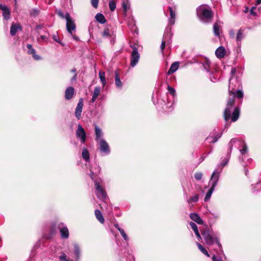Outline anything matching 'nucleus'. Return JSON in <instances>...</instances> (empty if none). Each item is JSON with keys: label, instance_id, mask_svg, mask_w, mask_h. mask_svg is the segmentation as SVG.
<instances>
[{"label": "nucleus", "instance_id": "f257e3e1", "mask_svg": "<svg viewBox=\"0 0 261 261\" xmlns=\"http://www.w3.org/2000/svg\"><path fill=\"white\" fill-rule=\"evenodd\" d=\"M234 80L236 84L234 87H239L240 85V82L239 79H233L232 78L230 81V84H229L228 92L230 96H232V97L229 98L226 105V108L224 111V117L225 121H227L231 117V112L232 110L234 102V97L242 99L244 96L243 93L241 90H234V88L231 86L233 84V81Z\"/></svg>", "mask_w": 261, "mask_h": 261}, {"label": "nucleus", "instance_id": "f03ea898", "mask_svg": "<svg viewBox=\"0 0 261 261\" xmlns=\"http://www.w3.org/2000/svg\"><path fill=\"white\" fill-rule=\"evenodd\" d=\"M197 15L200 20L203 23L211 22L213 18V12L207 5H201L197 8Z\"/></svg>", "mask_w": 261, "mask_h": 261}, {"label": "nucleus", "instance_id": "7ed1b4c3", "mask_svg": "<svg viewBox=\"0 0 261 261\" xmlns=\"http://www.w3.org/2000/svg\"><path fill=\"white\" fill-rule=\"evenodd\" d=\"M201 234L204 240L205 243L207 245H212L215 244L217 247L221 250V245L219 242L218 237L207 228H205L202 232Z\"/></svg>", "mask_w": 261, "mask_h": 261}, {"label": "nucleus", "instance_id": "20e7f679", "mask_svg": "<svg viewBox=\"0 0 261 261\" xmlns=\"http://www.w3.org/2000/svg\"><path fill=\"white\" fill-rule=\"evenodd\" d=\"M233 145H234L236 147H239L238 145H242L243 146L242 149H240V152L242 154H245L247 152V147L245 143L243 141L239 140L237 139L234 138L232 139L228 144V148L229 150L228 154L230 153Z\"/></svg>", "mask_w": 261, "mask_h": 261}, {"label": "nucleus", "instance_id": "39448f33", "mask_svg": "<svg viewBox=\"0 0 261 261\" xmlns=\"http://www.w3.org/2000/svg\"><path fill=\"white\" fill-rule=\"evenodd\" d=\"M94 185L96 188L95 194L98 198L101 200L107 199V195L105 190L102 188L98 180H94Z\"/></svg>", "mask_w": 261, "mask_h": 261}, {"label": "nucleus", "instance_id": "423d86ee", "mask_svg": "<svg viewBox=\"0 0 261 261\" xmlns=\"http://www.w3.org/2000/svg\"><path fill=\"white\" fill-rule=\"evenodd\" d=\"M133 51L131 53L130 65L132 67H134L138 63L140 59V54L138 53V48L135 46H131Z\"/></svg>", "mask_w": 261, "mask_h": 261}, {"label": "nucleus", "instance_id": "0eeeda50", "mask_svg": "<svg viewBox=\"0 0 261 261\" xmlns=\"http://www.w3.org/2000/svg\"><path fill=\"white\" fill-rule=\"evenodd\" d=\"M65 19L66 20L67 30L71 35H73L72 31L75 29V24L68 13L65 14Z\"/></svg>", "mask_w": 261, "mask_h": 261}, {"label": "nucleus", "instance_id": "6e6552de", "mask_svg": "<svg viewBox=\"0 0 261 261\" xmlns=\"http://www.w3.org/2000/svg\"><path fill=\"white\" fill-rule=\"evenodd\" d=\"M76 137L80 138L82 143H85L86 139V134L85 130L81 124H78L76 131Z\"/></svg>", "mask_w": 261, "mask_h": 261}, {"label": "nucleus", "instance_id": "1a4fd4ad", "mask_svg": "<svg viewBox=\"0 0 261 261\" xmlns=\"http://www.w3.org/2000/svg\"><path fill=\"white\" fill-rule=\"evenodd\" d=\"M172 36V34L170 32V31H166L163 36V40L161 45V49L163 53V50L165 47L166 43H171V38Z\"/></svg>", "mask_w": 261, "mask_h": 261}, {"label": "nucleus", "instance_id": "9d476101", "mask_svg": "<svg viewBox=\"0 0 261 261\" xmlns=\"http://www.w3.org/2000/svg\"><path fill=\"white\" fill-rule=\"evenodd\" d=\"M99 146L100 150L101 152L108 154L110 153V150L109 146L107 142L104 139H101L99 141H97Z\"/></svg>", "mask_w": 261, "mask_h": 261}, {"label": "nucleus", "instance_id": "9b49d317", "mask_svg": "<svg viewBox=\"0 0 261 261\" xmlns=\"http://www.w3.org/2000/svg\"><path fill=\"white\" fill-rule=\"evenodd\" d=\"M83 99L82 98H80L77 105L75 110V116L78 119L81 118V114L83 111Z\"/></svg>", "mask_w": 261, "mask_h": 261}, {"label": "nucleus", "instance_id": "f8f14e48", "mask_svg": "<svg viewBox=\"0 0 261 261\" xmlns=\"http://www.w3.org/2000/svg\"><path fill=\"white\" fill-rule=\"evenodd\" d=\"M219 172H217V171H214L213 172L210 181V184L212 187L215 188L217 185V182L219 178Z\"/></svg>", "mask_w": 261, "mask_h": 261}, {"label": "nucleus", "instance_id": "ddd939ff", "mask_svg": "<svg viewBox=\"0 0 261 261\" xmlns=\"http://www.w3.org/2000/svg\"><path fill=\"white\" fill-rule=\"evenodd\" d=\"M58 228L60 230L61 237L63 239H67L69 237V231L67 227L64 226L63 223H59Z\"/></svg>", "mask_w": 261, "mask_h": 261}, {"label": "nucleus", "instance_id": "4468645a", "mask_svg": "<svg viewBox=\"0 0 261 261\" xmlns=\"http://www.w3.org/2000/svg\"><path fill=\"white\" fill-rule=\"evenodd\" d=\"M27 48L28 49V54H30V55H32L33 58L35 60H39L41 59V57L39 55L36 54V51L33 48L32 45L28 44L27 45Z\"/></svg>", "mask_w": 261, "mask_h": 261}, {"label": "nucleus", "instance_id": "2eb2a0df", "mask_svg": "<svg viewBox=\"0 0 261 261\" xmlns=\"http://www.w3.org/2000/svg\"><path fill=\"white\" fill-rule=\"evenodd\" d=\"M222 136V133H218L216 135L209 136L206 138V140L210 143H214Z\"/></svg>", "mask_w": 261, "mask_h": 261}, {"label": "nucleus", "instance_id": "dca6fc26", "mask_svg": "<svg viewBox=\"0 0 261 261\" xmlns=\"http://www.w3.org/2000/svg\"><path fill=\"white\" fill-rule=\"evenodd\" d=\"M215 54L217 58L221 59L223 58L226 54V50L223 46H219L215 51Z\"/></svg>", "mask_w": 261, "mask_h": 261}, {"label": "nucleus", "instance_id": "f3484780", "mask_svg": "<svg viewBox=\"0 0 261 261\" xmlns=\"http://www.w3.org/2000/svg\"><path fill=\"white\" fill-rule=\"evenodd\" d=\"M74 89L72 87H68L65 92V97L67 100L72 98L74 94Z\"/></svg>", "mask_w": 261, "mask_h": 261}, {"label": "nucleus", "instance_id": "a211bd4d", "mask_svg": "<svg viewBox=\"0 0 261 261\" xmlns=\"http://www.w3.org/2000/svg\"><path fill=\"white\" fill-rule=\"evenodd\" d=\"M21 30V27L19 24L12 23L10 28V34L12 36H14L18 30Z\"/></svg>", "mask_w": 261, "mask_h": 261}, {"label": "nucleus", "instance_id": "6ab92c4d", "mask_svg": "<svg viewBox=\"0 0 261 261\" xmlns=\"http://www.w3.org/2000/svg\"><path fill=\"white\" fill-rule=\"evenodd\" d=\"M190 218L198 224H202L203 221L201 218L196 213H191L190 215Z\"/></svg>", "mask_w": 261, "mask_h": 261}, {"label": "nucleus", "instance_id": "aec40b11", "mask_svg": "<svg viewBox=\"0 0 261 261\" xmlns=\"http://www.w3.org/2000/svg\"><path fill=\"white\" fill-rule=\"evenodd\" d=\"M95 140L96 141H99L101 139H103L101 138L103 135V133L102 132L101 129L96 125H95Z\"/></svg>", "mask_w": 261, "mask_h": 261}, {"label": "nucleus", "instance_id": "412c9836", "mask_svg": "<svg viewBox=\"0 0 261 261\" xmlns=\"http://www.w3.org/2000/svg\"><path fill=\"white\" fill-rule=\"evenodd\" d=\"M73 252L75 255V259L79 260L80 257L81 249L78 244L74 243L73 244Z\"/></svg>", "mask_w": 261, "mask_h": 261}, {"label": "nucleus", "instance_id": "4be33fe9", "mask_svg": "<svg viewBox=\"0 0 261 261\" xmlns=\"http://www.w3.org/2000/svg\"><path fill=\"white\" fill-rule=\"evenodd\" d=\"M168 9L170 12V18L169 19V23L170 25H173L175 22V13L172 7H169Z\"/></svg>", "mask_w": 261, "mask_h": 261}, {"label": "nucleus", "instance_id": "5701e85b", "mask_svg": "<svg viewBox=\"0 0 261 261\" xmlns=\"http://www.w3.org/2000/svg\"><path fill=\"white\" fill-rule=\"evenodd\" d=\"M178 67H179V63L178 62H173L171 65V66L167 72V74L170 75L172 73L175 72L178 69Z\"/></svg>", "mask_w": 261, "mask_h": 261}, {"label": "nucleus", "instance_id": "b1692460", "mask_svg": "<svg viewBox=\"0 0 261 261\" xmlns=\"http://www.w3.org/2000/svg\"><path fill=\"white\" fill-rule=\"evenodd\" d=\"M101 89L99 87H96L94 89V92L92 95V98L91 100V102L93 103L97 98V97L100 93Z\"/></svg>", "mask_w": 261, "mask_h": 261}, {"label": "nucleus", "instance_id": "393cba45", "mask_svg": "<svg viewBox=\"0 0 261 261\" xmlns=\"http://www.w3.org/2000/svg\"><path fill=\"white\" fill-rule=\"evenodd\" d=\"M221 26L217 22H215L213 25V32L216 37H220Z\"/></svg>", "mask_w": 261, "mask_h": 261}, {"label": "nucleus", "instance_id": "a878e982", "mask_svg": "<svg viewBox=\"0 0 261 261\" xmlns=\"http://www.w3.org/2000/svg\"><path fill=\"white\" fill-rule=\"evenodd\" d=\"M240 115V109L239 108L237 107L234 108V111L232 113V115L231 116V121L232 122L236 121L239 117Z\"/></svg>", "mask_w": 261, "mask_h": 261}, {"label": "nucleus", "instance_id": "bb28decb", "mask_svg": "<svg viewBox=\"0 0 261 261\" xmlns=\"http://www.w3.org/2000/svg\"><path fill=\"white\" fill-rule=\"evenodd\" d=\"M96 20L101 24H104L106 22V19L101 13H98L95 16Z\"/></svg>", "mask_w": 261, "mask_h": 261}, {"label": "nucleus", "instance_id": "cd10ccee", "mask_svg": "<svg viewBox=\"0 0 261 261\" xmlns=\"http://www.w3.org/2000/svg\"><path fill=\"white\" fill-rule=\"evenodd\" d=\"M95 215L96 219L100 222L101 223H103L105 222V219L103 217V216L101 213V212L98 210H96L95 211Z\"/></svg>", "mask_w": 261, "mask_h": 261}, {"label": "nucleus", "instance_id": "c85d7f7f", "mask_svg": "<svg viewBox=\"0 0 261 261\" xmlns=\"http://www.w3.org/2000/svg\"><path fill=\"white\" fill-rule=\"evenodd\" d=\"M244 38V30L240 29L237 32V36L236 38V41L238 42H241Z\"/></svg>", "mask_w": 261, "mask_h": 261}, {"label": "nucleus", "instance_id": "c756f323", "mask_svg": "<svg viewBox=\"0 0 261 261\" xmlns=\"http://www.w3.org/2000/svg\"><path fill=\"white\" fill-rule=\"evenodd\" d=\"M115 82L116 86L117 88H121L122 85V83L120 81L118 73L116 72L115 74Z\"/></svg>", "mask_w": 261, "mask_h": 261}, {"label": "nucleus", "instance_id": "7c9ffc66", "mask_svg": "<svg viewBox=\"0 0 261 261\" xmlns=\"http://www.w3.org/2000/svg\"><path fill=\"white\" fill-rule=\"evenodd\" d=\"M82 157L86 162H89L90 160L89 153L87 149L86 148H84L83 149Z\"/></svg>", "mask_w": 261, "mask_h": 261}, {"label": "nucleus", "instance_id": "2f4dec72", "mask_svg": "<svg viewBox=\"0 0 261 261\" xmlns=\"http://www.w3.org/2000/svg\"><path fill=\"white\" fill-rule=\"evenodd\" d=\"M99 77L100 79V80L101 82L102 83V86L105 87L106 85V80L105 77V73L103 71H99Z\"/></svg>", "mask_w": 261, "mask_h": 261}, {"label": "nucleus", "instance_id": "473e14b6", "mask_svg": "<svg viewBox=\"0 0 261 261\" xmlns=\"http://www.w3.org/2000/svg\"><path fill=\"white\" fill-rule=\"evenodd\" d=\"M10 10L8 7H6L3 10V16L5 19H8L10 18Z\"/></svg>", "mask_w": 261, "mask_h": 261}, {"label": "nucleus", "instance_id": "72a5a7b5", "mask_svg": "<svg viewBox=\"0 0 261 261\" xmlns=\"http://www.w3.org/2000/svg\"><path fill=\"white\" fill-rule=\"evenodd\" d=\"M197 246L198 248V249L205 255H206L207 257H210V255H209L208 253L207 252V250L205 249V248H204L202 245H201L199 243H196Z\"/></svg>", "mask_w": 261, "mask_h": 261}, {"label": "nucleus", "instance_id": "f704fd0d", "mask_svg": "<svg viewBox=\"0 0 261 261\" xmlns=\"http://www.w3.org/2000/svg\"><path fill=\"white\" fill-rule=\"evenodd\" d=\"M215 188H213V187H211L210 189H209V190L208 191V192H207L206 195H205V197L204 198V201H206L207 200H208L211 197V195L214 190Z\"/></svg>", "mask_w": 261, "mask_h": 261}, {"label": "nucleus", "instance_id": "c9c22d12", "mask_svg": "<svg viewBox=\"0 0 261 261\" xmlns=\"http://www.w3.org/2000/svg\"><path fill=\"white\" fill-rule=\"evenodd\" d=\"M199 199V195L195 194L194 196H192L188 200V202H196L198 201Z\"/></svg>", "mask_w": 261, "mask_h": 261}, {"label": "nucleus", "instance_id": "e433bc0d", "mask_svg": "<svg viewBox=\"0 0 261 261\" xmlns=\"http://www.w3.org/2000/svg\"><path fill=\"white\" fill-rule=\"evenodd\" d=\"M40 13V11L37 8H34L30 11V14L32 16L36 17Z\"/></svg>", "mask_w": 261, "mask_h": 261}, {"label": "nucleus", "instance_id": "4c0bfd02", "mask_svg": "<svg viewBox=\"0 0 261 261\" xmlns=\"http://www.w3.org/2000/svg\"><path fill=\"white\" fill-rule=\"evenodd\" d=\"M109 6L111 11H114L116 7V4L114 1H111L109 2Z\"/></svg>", "mask_w": 261, "mask_h": 261}, {"label": "nucleus", "instance_id": "58836bf2", "mask_svg": "<svg viewBox=\"0 0 261 261\" xmlns=\"http://www.w3.org/2000/svg\"><path fill=\"white\" fill-rule=\"evenodd\" d=\"M122 8L125 13L126 12L127 10L129 8V5L127 1L123 2Z\"/></svg>", "mask_w": 261, "mask_h": 261}, {"label": "nucleus", "instance_id": "ea45409f", "mask_svg": "<svg viewBox=\"0 0 261 261\" xmlns=\"http://www.w3.org/2000/svg\"><path fill=\"white\" fill-rule=\"evenodd\" d=\"M128 26L131 29L132 31L136 30V26L133 20H132L128 23Z\"/></svg>", "mask_w": 261, "mask_h": 261}, {"label": "nucleus", "instance_id": "a19ab883", "mask_svg": "<svg viewBox=\"0 0 261 261\" xmlns=\"http://www.w3.org/2000/svg\"><path fill=\"white\" fill-rule=\"evenodd\" d=\"M118 230L120 232V233H121V234L122 237H123V238L124 239V240L126 241H127L128 240V238L127 237V234L124 232V230L122 228H118Z\"/></svg>", "mask_w": 261, "mask_h": 261}, {"label": "nucleus", "instance_id": "79ce46f5", "mask_svg": "<svg viewBox=\"0 0 261 261\" xmlns=\"http://www.w3.org/2000/svg\"><path fill=\"white\" fill-rule=\"evenodd\" d=\"M210 62L208 60H206L203 64V68L207 72L210 71Z\"/></svg>", "mask_w": 261, "mask_h": 261}, {"label": "nucleus", "instance_id": "37998d69", "mask_svg": "<svg viewBox=\"0 0 261 261\" xmlns=\"http://www.w3.org/2000/svg\"><path fill=\"white\" fill-rule=\"evenodd\" d=\"M102 36L103 37H110V30L108 28H106L102 33Z\"/></svg>", "mask_w": 261, "mask_h": 261}, {"label": "nucleus", "instance_id": "c03bdc74", "mask_svg": "<svg viewBox=\"0 0 261 261\" xmlns=\"http://www.w3.org/2000/svg\"><path fill=\"white\" fill-rule=\"evenodd\" d=\"M167 89H168L169 93L171 95H172L173 96H174L175 95L176 91H175V90L173 88L170 87V86H168Z\"/></svg>", "mask_w": 261, "mask_h": 261}, {"label": "nucleus", "instance_id": "a18cd8bd", "mask_svg": "<svg viewBox=\"0 0 261 261\" xmlns=\"http://www.w3.org/2000/svg\"><path fill=\"white\" fill-rule=\"evenodd\" d=\"M190 226L191 227L192 229L193 230V231L195 232L198 231V228L197 225L195 223H194L193 222H190L189 223Z\"/></svg>", "mask_w": 261, "mask_h": 261}, {"label": "nucleus", "instance_id": "49530a36", "mask_svg": "<svg viewBox=\"0 0 261 261\" xmlns=\"http://www.w3.org/2000/svg\"><path fill=\"white\" fill-rule=\"evenodd\" d=\"M99 0H91V4L92 6L96 9L98 7Z\"/></svg>", "mask_w": 261, "mask_h": 261}, {"label": "nucleus", "instance_id": "de8ad7c7", "mask_svg": "<svg viewBox=\"0 0 261 261\" xmlns=\"http://www.w3.org/2000/svg\"><path fill=\"white\" fill-rule=\"evenodd\" d=\"M194 176L195 179L197 180H199L202 178L203 174L201 172H196L195 173Z\"/></svg>", "mask_w": 261, "mask_h": 261}, {"label": "nucleus", "instance_id": "09e8293b", "mask_svg": "<svg viewBox=\"0 0 261 261\" xmlns=\"http://www.w3.org/2000/svg\"><path fill=\"white\" fill-rule=\"evenodd\" d=\"M236 72V68H232L231 69V72H230V74H231V77H230V79H229V81L231 80V79L232 78H233V79H238V78H237V77H236L234 76V74H235Z\"/></svg>", "mask_w": 261, "mask_h": 261}, {"label": "nucleus", "instance_id": "8fccbe9b", "mask_svg": "<svg viewBox=\"0 0 261 261\" xmlns=\"http://www.w3.org/2000/svg\"><path fill=\"white\" fill-rule=\"evenodd\" d=\"M52 38L55 41L62 44V43L61 42L60 39L58 37V35L57 34L53 35Z\"/></svg>", "mask_w": 261, "mask_h": 261}, {"label": "nucleus", "instance_id": "3c124183", "mask_svg": "<svg viewBox=\"0 0 261 261\" xmlns=\"http://www.w3.org/2000/svg\"><path fill=\"white\" fill-rule=\"evenodd\" d=\"M56 12L57 13L58 15L62 18L64 19V18H65V15H64L63 12L60 10H57L56 11Z\"/></svg>", "mask_w": 261, "mask_h": 261}, {"label": "nucleus", "instance_id": "603ef678", "mask_svg": "<svg viewBox=\"0 0 261 261\" xmlns=\"http://www.w3.org/2000/svg\"><path fill=\"white\" fill-rule=\"evenodd\" d=\"M255 7H252L250 10V13L251 15L253 16L256 15V13L255 12Z\"/></svg>", "mask_w": 261, "mask_h": 261}, {"label": "nucleus", "instance_id": "864d4df0", "mask_svg": "<svg viewBox=\"0 0 261 261\" xmlns=\"http://www.w3.org/2000/svg\"><path fill=\"white\" fill-rule=\"evenodd\" d=\"M59 258L61 261H66L67 260V259H66V256L65 254L61 255L59 257Z\"/></svg>", "mask_w": 261, "mask_h": 261}, {"label": "nucleus", "instance_id": "5fc2aeb1", "mask_svg": "<svg viewBox=\"0 0 261 261\" xmlns=\"http://www.w3.org/2000/svg\"><path fill=\"white\" fill-rule=\"evenodd\" d=\"M229 36L231 38H234L235 36L234 31L233 30H231L229 32Z\"/></svg>", "mask_w": 261, "mask_h": 261}, {"label": "nucleus", "instance_id": "6e6d98bb", "mask_svg": "<svg viewBox=\"0 0 261 261\" xmlns=\"http://www.w3.org/2000/svg\"><path fill=\"white\" fill-rule=\"evenodd\" d=\"M212 259L213 261H222L221 258H217L215 255H213Z\"/></svg>", "mask_w": 261, "mask_h": 261}, {"label": "nucleus", "instance_id": "4d7b16f0", "mask_svg": "<svg viewBox=\"0 0 261 261\" xmlns=\"http://www.w3.org/2000/svg\"><path fill=\"white\" fill-rule=\"evenodd\" d=\"M89 175H90L91 178L92 180H94V173L92 169H91V172H90Z\"/></svg>", "mask_w": 261, "mask_h": 261}, {"label": "nucleus", "instance_id": "13d9d810", "mask_svg": "<svg viewBox=\"0 0 261 261\" xmlns=\"http://www.w3.org/2000/svg\"><path fill=\"white\" fill-rule=\"evenodd\" d=\"M100 172V168L99 167V166H97L96 169V171L95 172V174L97 175L98 174H99Z\"/></svg>", "mask_w": 261, "mask_h": 261}, {"label": "nucleus", "instance_id": "bf43d9fd", "mask_svg": "<svg viewBox=\"0 0 261 261\" xmlns=\"http://www.w3.org/2000/svg\"><path fill=\"white\" fill-rule=\"evenodd\" d=\"M195 235L196 236V237L198 238V239L199 240H201V237L200 234V233L199 232V231L195 232Z\"/></svg>", "mask_w": 261, "mask_h": 261}, {"label": "nucleus", "instance_id": "052dcab7", "mask_svg": "<svg viewBox=\"0 0 261 261\" xmlns=\"http://www.w3.org/2000/svg\"><path fill=\"white\" fill-rule=\"evenodd\" d=\"M40 38H41V39L42 40H43V41H47V39H48L47 37L46 36H44V35H41V36H40Z\"/></svg>", "mask_w": 261, "mask_h": 261}, {"label": "nucleus", "instance_id": "680f3d73", "mask_svg": "<svg viewBox=\"0 0 261 261\" xmlns=\"http://www.w3.org/2000/svg\"><path fill=\"white\" fill-rule=\"evenodd\" d=\"M228 162V158L226 159L224 162L221 163L222 166L223 167L225 166Z\"/></svg>", "mask_w": 261, "mask_h": 261}, {"label": "nucleus", "instance_id": "e2e57ef3", "mask_svg": "<svg viewBox=\"0 0 261 261\" xmlns=\"http://www.w3.org/2000/svg\"><path fill=\"white\" fill-rule=\"evenodd\" d=\"M42 25H37L36 27V30H41L42 29Z\"/></svg>", "mask_w": 261, "mask_h": 261}, {"label": "nucleus", "instance_id": "0e129e2a", "mask_svg": "<svg viewBox=\"0 0 261 261\" xmlns=\"http://www.w3.org/2000/svg\"><path fill=\"white\" fill-rule=\"evenodd\" d=\"M6 7V6L3 5L1 4H0V10L3 11Z\"/></svg>", "mask_w": 261, "mask_h": 261}, {"label": "nucleus", "instance_id": "69168bd1", "mask_svg": "<svg viewBox=\"0 0 261 261\" xmlns=\"http://www.w3.org/2000/svg\"><path fill=\"white\" fill-rule=\"evenodd\" d=\"M71 36H72L73 39H74L76 41L79 40V38L77 36H76L75 35H74L73 34V35H71Z\"/></svg>", "mask_w": 261, "mask_h": 261}, {"label": "nucleus", "instance_id": "338daca9", "mask_svg": "<svg viewBox=\"0 0 261 261\" xmlns=\"http://www.w3.org/2000/svg\"><path fill=\"white\" fill-rule=\"evenodd\" d=\"M76 79V73H75L74 74V75L73 76V77L71 79V80L72 81H74Z\"/></svg>", "mask_w": 261, "mask_h": 261}, {"label": "nucleus", "instance_id": "774afa93", "mask_svg": "<svg viewBox=\"0 0 261 261\" xmlns=\"http://www.w3.org/2000/svg\"><path fill=\"white\" fill-rule=\"evenodd\" d=\"M260 3H261V0H256V5H259Z\"/></svg>", "mask_w": 261, "mask_h": 261}]
</instances>
